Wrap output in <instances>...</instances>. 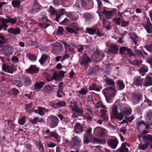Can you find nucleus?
<instances>
[{
  "mask_svg": "<svg viewBox=\"0 0 152 152\" xmlns=\"http://www.w3.org/2000/svg\"><path fill=\"white\" fill-rule=\"evenodd\" d=\"M107 102L110 103L112 102V99L110 97H114L116 95V91L114 88H106L102 90Z\"/></svg>",
  "mask_w": 152,
  "mask_h": 152,
  "instance_id": "f257e3e1",
  "label": "nucleus"
},
{
  "mask_svg": "<svg viewBox=\"0 0 152 152\" xmlns=\"http://www.w3.org/2000/svg\"><path fill=\"white\" fill-rule=\"evenodd\" d=\"M94 132L96 134V136L99 138H104L107 136V131L103 128L96 127L94 129Z\"/></svg>",
  "mask_w": 152,
  "mask_h": 152,
  "instance_id": "f03ea898",
  "label": "nucleus"
},
{
  "mask_svg": "<svg viewBox=\"0 0 152 152\" xmlns=\"http://www.w3.org/2000/svg\"><path fill=\"white\" fill-rule=\"evenodd\" d=\"M142 97V94L140 92H135L132 94V101L134 104H137L141 99Z\"/></svg>",
  "mask_w": 152,
  "mask_h": 152,
  "instance_id": "7ed1b4c3",
  "label": "nucleus"
},
{
  "mask_svg": "<svg viewBox=\"0 0 152 152\" xmlns=\"http://www.w3.org/2000/svg\"><path fill=\"white\" fill-rule=\"evenodd\" d=\"M104 55V53L102 52L97 51L92 56V59L96 62H98L103 58Z\"/></svg>",
  "mask_w": 152,
  "mask_h": 152,
  "instance_id": "20e7f679",
  "label": "nucleus"
},
{
  "mask_svg": "<svg viewBox=\"0 0 152 152\" xmlns=\"http://www.w3.org/2000/svg\"><path fill=\"white\" fill-rule=\"evenodd\" d=\"M117 10L115 9H113L109 11H107L104 10L100 13L104 14L106 18L107 19H110L113 17V16L116 14Z\"/></svg>",
  "mask_w": 152,
  "mask_h": 152,
  "instance_id": "39448f33",
  "label": "nucleus"
},
{
  "mask_svg": "<svg viewBox=\"0 0 152 152\" xmlns=\"http://www.w3.org/2000/svg\"><path fill=\"white\" fill-rule=\"evenodd\" d=\"M80 2L83 7L88 9L92 8L94 6L93 0H81Z\"/></svg>",
  "mask_w": 152,
  "mask_h": 152,
  "instance_id": "423d86ee",
  "label": "nucleus"
},
{
  "mask_svg": "<svg viewBox=\"0 0 152 152\" xmlns=\"http://www.w3.org/2000/svg\"><path fill=\"white\" fill-rule=\"evenodd\" d=\"M69 107V108L72 111H75L80 114L83 113L84 111L82 109L77 107V104L75 102H71Z\"/></svg>",
  "mask_w": 152,
  "mask_h": 152,
  "instance_id": "0eeeda50",
  "label": "nucleus"
},
{
  "mask_svg": "<svg viewBox=\"0 0 152 152\" xmlns=\"http://www.w3.org/2000/svg\"><path fill=\"white\" fill-rule=\"evenodd\" d=\"M108 145L113 149H115L118 143V139L116 138L111 139L107 141Z\"/></svg>",
  "mask_w": 152,
  "mask_h": 152,
  "instance_id": "6e6552de",
  "label": "nucleus"
},
{
  "mask_svg": "<svg viewBox=\"0 0 152 152\" xmlns=\"http://www.w3.org/2000/svg\"><path fill=\"white\" fill-rule=\"evenodd\" d=\"M90 58L86 56H84L81 60L80 64L81 66L84 67L85 68L88 67V63L91 62Z\"/></svg>",
  "mask_w": 152,
  "mask_h": 152,
  "instance_id": "1a4fd4ad",
  "label": "nucleus"
},
{
  "mask_svg": "<svg viewBox=\"0 0 152 152\" xmlns=\"http://www.w3.org/2000/svg\"><path fill=\"white\" fill-rule=\"evenodd\" d=\"M2 69L5 72L10 73H12L14 71L13 67L12 66H10L8 64H3Z\"/></svg>",
  "mask_w": 152,
  "mask_h": 152,
  "instance_id": "9d476101",
  "label": "nucleus"
},
{
  "mask_svg": "<svg viewBox=\"0 0 152 152\" xmlns=\"http://www.w3.org/2000/svg\"><path fill=\"white\" fill-rule=\"evenodd\" d=\"M126 146L129 147L130 145L126 142L122 143L121 147L115 152H129L128 148L126 147Z\"/></svg>",
  "mask_w": 152,
  "mask_h": 152,
  "instance_id": "9b49d317",
  "label": "nucleus"
},
{
  "mask_svg": "<svg viewBox=\"0 0 152 152\" xmlns=\"http://www.w3.org/2000/svg\"><path fill=\"white\" fill-rule=\"evenodd\" d=\"M92 139H93L94 141H95L97 140L96 138L94 137L92 134L87 135L86 134H84L83 139V142L85 144H87Z\"/></svg>",
  "mask_w": 152,
  "mask_h": 152,
  "instance_id": "f8f14e48",
  "label": "nucleus"
},
{
  "mask_svg": "<svg viewBox=\"0 0 152 152\" xmlns=\"http://www.w3.org/2000/svg\"><path fill=\"white\" fill-rule=\"evenodd\" d=\"M74 28H67L66 30L69 32L76 33L77 31L79 29L80 27L77 23H74L73 25Z\"/></svg>",
  "mask_w": 152,
  "mask_h": 152,
  "instance_id": "ddd939ff",
  "label": "nucleus"
},
{
  "mask_svg": "<svg viewBox=\"0 0 152 152\" xmlns=\"http://www.w3.org/2000/svg\"><path fill=\"white\" fill-rule=\"evenodd\" d=\"M81 142V139L77 136H75L72 138V143L74 147L80 145Z\"/></svg>",
  "mask_w": 152,
  "mask_h": 152,
  "instance_id": "4468645a",
  "label": "nucleus"
},
{
  "mask_svg": "<svg viewBox=\"0 0 152 152\" xmlns=\"http://www.w3.org/2000/svg\"><path fill=\"white\" fill-rule=\"evenodd\" d=\"M38 69L35 65H31L30 67L26 70L27 73H36L38 72Z\"/></svg>",
  "mask_w": 152,
  "mask_h": 152,
  "instance_id": "2eb2a0df",
  "label": "nucleus"
},
{
  "mask_svg": "<svg viewBox=\"0 0 152 152\" xmlns=\"http://www.w3.org/2000/svg\"><path fill=\"white\" fill-rule=\"evenodd\" d=\"M83 131V129L80 124L77 123L74 126V132L76 134H78L79 132Z\"/></svg>",
  "mask_w": 152,
  "mask_h": 152,
  "instance_id": "dca6fc26",
  "label": "nucleus"
},
{
  "mask_svg": "<svg viewBox=\"0 0 152 152\" xmlns=\"http://www.w3.org/2000/svg\"><path fill=\"white\" fill-rule=\"evenodd\" d=\"M144 85V86L146 87L152 86V78L149 76H147L145 80Z\"/></svg>",
  "mask_w": 152,
  "mask_h": 152,
  "instance_id": "f3484780",
  "label": "nucleus"
},
{
  "mask_svg": "<svg viewBox=\"0 0 152 152\" xmlns=\"http://www.w3.org/2000/svg\"><path fill=\"white\" fill-rule=\"evenodd\" d=\"M118 47L117 45H112L109 49V51L111 53L115 54L118 52Z\"/></svg>",
  "mask_w": 152,
  "mask_h": 152,
  "instance_id": "a211bd4d",
  "label": "nucleus"
},
{
  "mask_svg": "<svg viewBox=\"0 0 152 152\" xmlns=\"http://www.w3.org/2000/svg\"><path fill=\"white\" fill-rule=\"evenodd\" d=\"M8 31L9 33L14 35L19 34L20 33V29L18 28H11L8 29Z\"/></svg>",
  "mask_w": 152,
  "mask_h": 152,
  "instance_id": "6ab92c4d",
  "label": "nucleus"
},
{
  "mask_svg": "<svg viewBox=\"0 0 152 152\" xmlns=\"http://www.w3.org/2000/svg\"><path fill=\"white\" fill-rule=\"evenodd\" d=\"M105 80L106 83L108 85H111L112 87H109L108 88H115V83L114 81L112 79H110L108 77H106L105 79Z\"/></svg>",
  "mask_w": 152,
  "mask_h": 152,
  "instance_id": "aec40b11",
  "label": "nucleus"
},
{
  "mask_svg": "<svg viewBox=\"0 0 152 152\" xmlns=\"http://www.w3.org/2000/svg\"><path fill=\"white\" fill-rule=\"evenodd\" d=\"M5 18L0 19V29H3L4 30L8 28L7 25L4 21Z\"/></svg>",
  "mask_w": 152,
  "mask_h": 152,
  "instance_id": "412c9836",
  "label": "nucleus"
},
{
  "mask_svg": "<svg viewBox=\"0 0 152 152\" xmlns=\"http://www.w3.org/2000/svg\"><path fill=\"white\" fill-rule=\"evenodd\" d=\"M143 26L148 33L150 34L152 32V25L150 23L146 24H144Z\"/></svg>",
  "mask_w": 152,
  "mask_h": 152,
  "instance_id": "4be33fe9",
  "label": "nucleus"
},
{
  "mask_svg": "<svg viewBox=\"0 0 152 152\" xmlns=\"http://www.w3.org/2000/svg\"><path fill=\"white\" fill-rule=\"evenodd\" d=\"M62 85L63 83H60L59 85L58 86V89L57 92V96L59 98L61 97L63 95V92L62 90V88H63L62 87Z\"/></svg>",
  "mask_w": 152,
  "mask_h": 152,
  "instance_id": "5701e85b",
  "label": "nucleus"
},
{
  "mask_svg": "<svg viewBox=\"0 0 152 152\" xmlns=\"http://www.w3.org/2000/svg\"><path fill=\"white\" fill-rule=\"evenodd\" d=\"M42 9V7L39 5L37 2H34V8L32 12L35 13V12H38Z\"/></svg>",
  "mask_w": 152,
  "mask_h": 152,
  "instance_id": "b1692460",
  "label": "nucleus"
},
{
  "mask_svg": "<svg viewBox=\"0 0 152 152\" xmlns=\"http://www.w3.org/2000/svg\"><path fill=\"white\" fill-rule=\"evenodd\" d=\"M6 17L8 19H5L4 20V21L6 23L9 22L10 23L12 24H13L17 22V20L15 18H12L8 16H7Z\"/></svg>",
  "mask_w": 152,
  "mask_h": 152,
  "instance_id": "393cba45",
  "label": "nucleus"
},
{
  "mask_svg": "<svg viewBox=\"0 0 152 152\" xmlns=\"http://www.w3.org/2000/svg\"><path fill=\"white\" fill-rule=\"evenodd\" d=\"M96 1L98 4V11L96 12L99 14V16H100L99 13L102 12V11L104 10L102 8V3L101 0H96Z\"/></svg>",
  "mask_w": 152,
  "mask_h": 152,
  "instance_id": "a878e982",
  "label": "nucleus"
},
{
  "mask_svg": "<svg viewBox=\"0 0 152 152\" xmlns=\"http://www.w3.org/2000/svg\"><path fill=\"white\" fill-rule=\"evenodd\" d=\"M135 53L141 56H143L144 55H146L147 53L143 50L142 47H140L139 50H135Z\"/></svg>",
  "mask_w": 152,
  "mask_h": 152,
  "instance_id": "bb28decb",
  "label": "nucleus"
},
{
  "mask_svg": "<svg viewBox=\"0 0 152 152\" xmlns=\"http://www.w3.org/2000/svg\"><path fill=\"white\" fill-rule=\"evenodd\" d=\"M148 144L147 143H140L138 145V148L140 150H145L148 148Z\"/></svg>",
  "mask_w": 152,
  "mask_h": 152,
  "instance_id": "cd10ccee",
  "label": "nucleus"
},
{
  "mask_svg": "<svg viewBox=\"0 0 152 152\" xmlns=\"http://www.w3.org/2000/svg\"><path fill=\"white\" fill-rule=\"evenodd\" d=\"M148 67L144 66H142L141 69L139 71V73L142 76L144 75L145 73L148 71Z\"/></svg>",
  "mask_w": 152,
  "mask_h": 152,
  "instance_id": "c85d7f7f",
  "label": "nucleus"
},
{
  "mask_svg": "<svg viewBox=\"0 0 152 152\" xmlns=\"http://www.w3.org/2000/svg\"><path fill=\"white\" fill-rule=\"evenodd\" d=\"M143 83V79L140 77H137L134 81V84L137 86L141 85Z\"/></svg>",
  "mask_w": 152,
  "mask_h": 152,
  "instance_id": "c756f323",
  "label": "nucleus"
},
{
  "mask_svg": "<svg viewBox=\"0 0 152 152\" xmlns=\"http://www.w3.org/2000/svg\"><path fill=\"white\" fill-rule=\"evenodd\" d=\"M96 28H87L86 31L89 34L93 35L95 34L97 31Z\"/></svg>",
  "mask_w": 152,
  "mask_h": 152,
  "instance_id": "7c9ffc66",
  "label": "nucleus"
},
{
  "mask_svg": "<svg viewBox=\"0 0 152 152\" xmlns=\"http://www.w3.org/2000/svg\"><path fill=\"white\" fill-rule=\"evenodd\" d=\"M52 80H55L56 81H59L61 80V79L59 76L58 73L57 72H55L53 74L52 79L49 81H51Z\"/></svg>",
  "mask_w": 152,
  "mask_h": 152,
  "instance_id": "2f4dec72",
  "label": "nucleus"
},
{
  "mask_svg": "<svg viewBox=\"0 0 152 152\" xmlns=\"http://www.w3.org/2000/svg\"><path fill=\"white\" fill-rule=\"evenodd\" d=\"M112 117L113 118H114L116 119H118L120 121H121L124 118V115L122 113H117Z\"/></svg>",
  "mask_w": 152,
  "mask_h": 152,
  "instance_id": "473e14b6",
  "label": "nucleus"
},
{
  "mask_svg": "<svg viewBox=\"0 0 152 152\" xmlns=\"http://www.w3.org/2000/svg\"><path fill=\"white\" fill-rule=\"evenodd\" d=\"M66 12L64 9H62L60 10L58 14L56 15V21L58 22V19L60 18V16L64 15V14H66Z\"/></svg>",
  "mask_w": 152,
  "mask_h": 152,
  "instance_id": "72a5a7b5",
  "label": "nucleus"
},
{
  "mask_svg": "<svg viewBox=\"0 0 152 152\" xmlns=\"http://www.w3.org/2000/svg\"><path fill=\"white\" fill-rule=\"evenodd\" d=\"M146 120L147 121L149 122H151L152 121V112L150 110L147 113Z\"/></svg>",
  "mask_w": 152,
  "mask_h": 152,
  "instance_id": "f704fd0d",
  "label": "nucleus"
},
{
  "mask_svg": "<svg viewBox=\"0 0 152 152\" xmlns=\"http://www.w3.org/2000/svg\"><path fill=\"white\" fill-rule=\"evenodd\" d=\"M33 105V103L31 102L29 104H27L25 107V109L26 112L28 113H31L33 112V110L31 109Z\"/></svg>",
  "mask_w": 152,
  "mask_h": 152,
  "instance_id": "c9c22d12",
  "label": "nucleus"
},
{
  "mask_svg": "<svg viewBox=\"0 0 152 152\" xmlns=\"http://www.w3.org/2000/svg\"><path fill=\"white\" fill-rule=\"evenodd\" d=\"M4 54L7 56H9L12 53L13 51L11 48H8L7 50H3Z\"/></svg>",
  "mask_w": 152,
  "mask_h": 152,
  "instance_id": "e433bc0d",
  "label": "nucleus"
},
{
  "mask_svg": "<svg viewBox=\"0 0 152 152\" xmlns=\"http://www.w3.org/2000/svg\"><path fill=\"white\" fill-rule=\"evenodd\" d=\"M0 47L3 44H6L7 42V40L6 39L2 33H0Z\"/></svg>",
  "mask_w": 152,
  "mask_h": 152,
  "instance_id": "4c0bfd02",
  "label": "nucleus"
},
{
  "mask_svg": "<svg viewBox=\"0 0 152 152\" xmlns=\"http://www.w3.org/2000/svg\"><path fill=\"white\" fill-rule=\"evenodd\" d=\"M23 81L24 84L26 86L30 85L31 83V81L29 78L25 77L23 79Z\"/></svg>",
  "mask_w": 152,
  "mask_h": 152,
  "instance_id": "58836bf2",
  "label": "nucleus"
},
{
  "mask_svg": "<svg viewBox=\"0 0 152 152\" xmlns=\"http://www.w3.org/2000/svg\"><path fill=\"white\" fill-rule=\"evenodd\" d=\"M38 114L41 115L43 116L44 115L45 113V109L42 107H38Z\"/></svg>",
  "mask_w": 152,
  "mask_h": 152,
  "instance_id": "ea45409f",
  "label": "nucleus"
},
{
  "mask_svg": "<svg viewBox=\"0 0 152 152\" xmlns=\"http://www.w3.org/2000/svg\"><path fill=\"white\" fill-rule=\"evenodd\" d=\"M44 90L45 93H49L52 92L54 89L50 86H48L44 89Z\"/></svg>",
  "mask_w": 152,
  "mask_h": 152,
  "instance_id": "a19ab883",
  "label": "nucleus"
},
{
  "mask_svg": "<svg viewBox=\"0 0 152 152\" xmlns=\"http://www.w3.org/2000/svg\"><path fill=\"white\" fill-rule=\"evenodd\" d=\"M95 107L97 108H106V107L103 105V103L102 102L99 101L96 104Z\"/></svg>",
  "mask_w": 152,
  "mask_h": 152,
  "instance_id": "79ce46f5",
  "label": "nucleus"
},
{
  "mask_svg": "<svg viewBox=\"0 0 152 152\" xmlns=\"http://www.w3.org/2000/svg\"><path fill=\"white\" fill-rule=\"evenodd\" d=\"M37 148L40 152H43L44 150L43 145L41 142H36Z\"/></svg>",
  "mask_w": 152,
  "mask_h": 152,
  "instance_id": "37998d69",
  "label": "nucleus"
},
{
  "mask_svg": "<svg viewBox=\"0 0 152 152\" xmlns=\"http://www.w3.org/2000/svg\"><path fill=\"white\" fill-rule=\"evenodd\" d=\"M50 135L51 137H55L57 140V141L59 142L61 141V138L55 132H52L50 133Z\"/></svg>",
  "mask_w": 152,
  "mask_h": 152,
  "instance_id": "c03bdc74",
  "label": "nucleus"
},
{
  "mask_svg": "<svg viewBox=\"0 0 152 152\" xmlns=\"http://www.w3.org/2000/svg\"><path fill=\"white\" fill-rule=\"evenodd\" d=\"M48 58V55L46 54H43L41 59L39 60V61L41 64H43L45 62Z\"/></svg>",
  "mask_w": 152,
  "mask_h": 152,
  "instance_id": "a18cd8bd",
  "label": "nucleus"
},
{
  "mask_svg": "<svg viewBox=\"0 0 152 152\" xmlns=\"http://www.w3.org/2000/svg\"><path fill=\"white\" fill-rule=\"evenodd\" d=\"M21 1L19 0H14L12 1V4L14 7H19L20 6V4Z\"/></svg>",
  "mask_w": 152,
  "mask_h": 152,
  "instance_id": "49530a36",
  "label": "nucleus"
},
{
  "mask_svg": "<svg viewBox=\"0 0 152 152\" xmlns=\"http://www.w3.org/2000/svg\"><path fill=\"white\" fill-rule=\"evenodd\" d=\"M128 48L125 47H122L120 48L119 52L121 54H125L126 53V52L129 51L127 50Z\"/></svg>",
  "mask_w": 152,
  "mask_h": 152,
  "instance_id": "de8ad7c7",
  "label": "nucleus"
},
{
  "mask_svg": "<svg viewBox=\"0 0 152 152\" xmlns=\"http://www.w3.org/2000/svg\"><path fill=\"white\" fill-rule=\"evenodd\" d=\"M111 111L112 113V117L118 113L117 107L115 105H113L111 108Z\"/></svg>",
  "mask_w": 152,
  "mask_h": 152,
  "instance_id": "09e8293b",
  "label": "nucleus"
},
{
  "mask_svg": "<svg viewBox=\"0 0 152 152\" xmlns=\"http://www.w3.org/2000/svg\"><path fill=\"white\" fill-rule=\"evenodd\" d=\"M117 83L119 87L121 90H122L124 88L125 85L122 80H118L117 81Z\"/></svg>",
  "mask_w": 152,
  "mask_h": 152,
  "instance_id": "8fccbe9b",
  "label": "nucleus"
},
{
  "mask_svg": "<svg viewBox=\"0 0 152 152\" xmlns=\"http://www.w3.org/2000/svg\"><path fill=\"white\" fill-rule=\"evenodd\" d=\"M88 91V90L87 88H83L81 89L80 90L78 91L77 92L79 94H80L83 95H85L86 94Z\"/></svg>",
  "mask_w": 152,
  "mask_h": 152,
  "instance_id": "3c124183",
  "label": "nucleus"
},
{
  "mask_svg": "<svg viewBox=\"0 0 152 152\" xmlns=\"http://www.w3.org/2000/svg\"><path fill=\"white\" fill-rule=\"evenodd\" d=\"M44 84V83L42 82H41L39 83H37L35 84L34 87L36 88L39 89L42 88Z\"/></svg>",
  "mask_w": 152,
  "mask_h": 152,
  "instance_id": "603ef678",
  "label": "nucleus"
},
{
  "mask_svg": "<svg viewBox=\"0 0 152 152\" xmlns=\"http://www.w3.org/2000/svg\"><path fill=\"white\" fill-rule=\"evenodd\" d=\"M27 56L28 58L32 61H34L37 59L36 56L34 54L28 53Z\"/></svg>",
  "mask_w": 152,
  "mask_h": 152,
  "instance_id": "864d4df0",
  "label": "nucleus"
},
{
  "mask_svg": "<svg viewBox=\"0 0 152 152\" xmlns=\"http://www.w3.org/2000/svg\"><path fill=\"white\" fill-rule=\"evenodd\" d=\"M143 140L146 141H152V136L147 134L143 137Z\"/></svg>",
  "mask_w": 152,
  "mask_h": 152,
  "instance_id": "5fc2aeb1",
  "label": "nucleus"
},
{
  "mask_svg": "<svg viewBox=\"0 0 152 152\" xmlns=\"http://www.w3.org/2000/svg\"><path fill=\"white\" fill-rule=\"evenodd\" d=\"M26 117L24 116L19 119L18 120V123L20 125L24 124L26 122Z\"/></svg>",
  "mask_w": 152,
  "mask_h": 152,
  "instance_id": "6e6d98bb",
  "label": "nucleus"
},
{
  "mask_svg": "<svg viewBox=\"0 0 152 152\" xmlns=\"http://www.w3.org/2000/svg\"><path fill=\"white\" fill-rule=\"evenodd\" d=\"M83 17L86 21L89 20L91 18V15L88 13H86L84 14Z\"/></svg>",
  "mask_w": 152,
  "mask_h": 152,
  "instance_id": "4d7b16f0",
  "label": "nucleus"
},
{
  "mask_svg": "<svg viewBox=\"0 0 152 152\" xmlns=\"http://www.w3.org/2000/svg\"><path fill=\"white\" fill-rule=\"evenodd\" d=\"M95 67H92L89 70V73L90 75H94L95 74L96 71Z\"/></svg>",
  "mask_w": 152,
  "mask_h": 152,
  "instance_id": "13d9d810",
  "label": "nucleus"
},
{
  "mask_svg": "<svg viewBox=\"0 0 152 152\" xmlns=\"http://www.w3.org/2000/svg\"><path fill=\"white\" fill-rule=\"evenodd\" d=\"M57 104L58 106V107H63L65 106H66V103L64 101H60L58 102L57 103Z\"/></svg>",
  "mask_w": 152,
  "mask_h": 152,
  "instance_id": "bf43d9fd",
  "label": "nucleus"
},
{
  "mask_svg": "<svg viewBox=\"0 0 152 152\" xmlns=\"http://www.w3.org/2000/svg\"><path fill=\"white\" fill-rule=\"evenodd\" d=\"M38 119V117L35 118L33 119H30L29 120V123L32 124H34L37 122Z\"/></svg>",
  "mask_w": 152,
  "mask_h": 152,
  "instance_id": "052dcab7",
  "label": "nucleus"
},
{
  "mask_svg": "<svg viewBox=\"0 0 152 152\" xmlns=\"http://www.w3.org/2000/svg\"><path fill=\"white\" fill-rule=\"evenodd\" d=\"M145 48L149 52H152V44H151L146 45L145 46Z\"/></svg>",
  "mask_w": 152,
  "mask_h": 152,
  "instance_id": "680f3d73",
  "label": "nucleus"
},
{
  "mask_svg": "<svg viewBox=\"0 0 152 152\" xmlns=\"http://www.w3.org/2000/svg\"><path fill=\"white\" fill-rule=\"evenodd\" d=\"M127 50H128L129 51H128V52H126V54L127 56H128V57H130L132 56H133V52L132 50L128 48Z\"/></svg>",
  "mask_w": 152,
  "mask_h": 152,
  "instance_id": "e2e57ef3",
  "label": "nucleus"
},
{
  "mask_svg": "<svg viewBox=\"0 0 152 152\" xmlns=\"http://www.w3.org/2000/svg\"><path fill=\"white\" fill-rule=\"evenodd\" d=\"M49 118L51 119V121H58V118L54 115H51Z\"/></svg>",
  "mask_w": 152,
  "mask_h": 152,
  "instance_id": "0e129e2a",
  "label": "nucleus"
},
{
  "mask_svg": "<svg viewBox=\"0 0 152 152\" xmlns=\"http://www.w3.org/2000/svg\"><path fill=\"white\" fill-rule=\"evenodd\" d=\"M55 10L54 8L51 6H50V8L48 10L49 12L51 14H54L55 13Z\"/></svg>",
  "mask_w": 152,
  "mask_h": 152,
  "instance_id": "69168bd1",
  "label": "nucleus"
},
{
  "mask_svg": "<svg viewBox=\"0 0 152 152\" xmlns=\"http://www.w3.org/2000/svg\"><path fill=\"white\" fill-rule=\"evenodd\" d=\"M47 145L48 146L49 148H53L56 146V145L54 143H53L51 142H47Z\"/></svg>",
  "mask_w": 152,
  "mask_h": 152,
  "instance_id": "338daca9",
  "label": "nucleus"
},
{
  "mask_svg": "<svg viewBox=\"0 0 152 152\" xmlns=\"http://www.w3.org/2000/svg\"><path fill=\"white\" fill-rule=\"evenodd\" d=\"M120 20L121 18H114L113 19V20L115 23L118 25H120Z\"/></svg>",
  "mask_w": 152,
  "mask_h": 152,
  "instance_id": "774afa93",
  "label": "nucleus"
}]
</instances>
